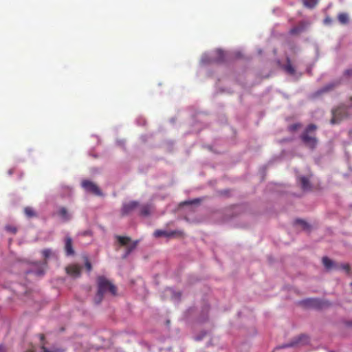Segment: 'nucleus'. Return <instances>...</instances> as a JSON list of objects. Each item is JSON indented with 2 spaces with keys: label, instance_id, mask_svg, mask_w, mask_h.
Returning a JSON list of instances; mask_svg holds the SVG:
<instances>
[{
  "label": "nucleus",
  "instance_id": "8",
  "mask_svg": "<svg viewBox=\"0 0 352 352\" xmlns=\"http://www.w3.org/2000/svg\"><path fill=\"white\" fill-rule=\"evenodd\" d=\"M39 343L32 344L30 348L26 352H44V334L41 333L38 336Z\"/></svg>",
  "mask_w": 352,
  "mask_h": 352
},
{
  "label": "nucleus",
  "instance_id": "17",
  "mask_svg": "<svg viewBox=\"0 0 352 352\" xmlns=\"http://www.w3.org/2000/svg\"><path fill=\"white\" fill-rule=\"evenodd\" d=\"M154 236L155 237H160V236H166V237H168L172 235V234L165 231V230H156L155 232H154Z\"/></svg>",
  "mask_w": 352,
  "mask_h": 352
},
{
  "label": "nucleus",
  "instance_id": "33",
  "mask_svg": "<svg viewBox=\"0 0 352 352\" xmlns=\"http://www.w3.org/2000/svg\"><path fill=\"white\" fill-rule=\"evenodd\" d=\"M352 74V69H347L345 71L346 75H351Z\"/></svg>",
  "mask_w": 352,
  "mask_h": 352
},
{
  "label": "nucleus",
  "instance_id": "26",
  "mask_svg": "<svg viewBox=\"0 0 352 352\" xmlns=\"http://www.w3.org/2000/svg\"><path fill=\"white\" fill-rule=\"evenodd\" d=\"M300 31V29L298 28H294L290 30L291 34H296Z\"/></svg>",
  "mask_w": 352,
  "mask_h": 352
},
{
  "label": "nucleus",
  "instance_id": "16",
  "mask_svg": "<svg viewBox=\"0 0 352 352\" xmlns=\"http://www.w3.org/2000/svg\"><path fill=\"white\" fill-rule=\"evenodd\" d=\"M24 213L25 216L28 218L34 217L36 216V213L32 207H25L24 208Z\"/></svg>",
  "mask_w": 352,
  "mask_h": 352
},
{
  "label": "nucleus",
  "instance_id": "15",
  "mask_svg": "<svg viewBox=\"0 0 352 352\" xmlns=\"http://www.w3.org/2000/svg\"><path fill=\"white\" fill-rule=\"evenodd\" d=\"M301 188L303 190H308L310 188V184L308 179L305 177H301L299 178Z\"/></svg>",
  "mask_w": 352,
  "mask_h": 352
},
{
  "label": "nucleus",
  "instance_id": "29",
  "mask_svg": "<svg viewBox=\"0 0 352 352\" xmlns=\"http://www.w3.org/2000/svg\"><path fill=\"white\" fill-rule=\"evenodd\" d=\"M331 21H332V20H331V18H329V17H327V18H325V19L324 20V24H326V25H329V24H330V23H331Z\"/></svg>",
  "mask_w": 352,
  "mask_h": 352
},
{
  "label": "nucleus",
  "instance_id": "21",
  "mask_svg": "<svg viewBox=\"0 0 352 352\" xmlns=\"http://www.w3.org/2000/svg\"><path fill=\"white\" fill-rule=\"evenodd\" d=\"M285 69L289 74L292 75L294 74V69L290 63H288L287 65H285Z\"/></svg>",
  "mask_w": 352,
  "mask_h": 352
},
{
  "label": "nucleus",
  "instance_id": "20",
  "mask_svg": "<svg viewBox=\"0 0 352 352\" xmlns=\"http://www.w3.org/2000/svg\"><path fill=\"white\" fill-rule=\"evenodd\" d=\"M5 230L8 232H10L13 234H15L16 232H17V228L14 226H12V225H7L5 226Z\"/></svg>",
  "mask_w": 352,
  "mask_h": 352
},
{
  "label": "nucleus",
  "instance_id": "5",
  "mask_svg": "<svg viewBox=\"0 0 352 352\" xmlns=\"http://www.w3.org/2000/svg\"><path fill=\"white\" fill-rule=\"evenodd\" d=\"M118 242L120 245L126 248V252L122 256V258H126L129 254L137 247L138 241H131V239L125 236H116Z\"/></svg>",
  "mask_w": 352,
  "mask_h": 352
},
{
  "label": "nucleus",
  "instance_id": "31",
  "mask_svg": "<svg viewBox=\"0 0 352 352\" xmlns=\"http://www.w3.org/2000/svg\"><path fill=\"white\" fill-rule=\"evenodd\" d=\"M198 200L197 199H194L192 201H185L183 203L184 205L185 204H193V203H195V202H197Z\"/></svg>",
  "mask_w": 352,
  "mask_h": 352
},
{
  "label": "nucleus",
  "instance_id": "28",
  "mask_svg": "<svg viewBox=\"0 0 352 352\" xmlns=\"http://www.w3.org/2000/svg\"><path fill=\"white\" fill-rule=\"evenodd\" d=\"M85 267L88 272H90L91 270V265L89 261L86 262Z\"/></svg>",
  "mask_w": 352,
  "mask_h": 352
},
{
  "label": "nucleus",
  "instance_id": "14",
  "mask_svg": "<svg viewBox=\"0 0 352 352\" xmlns=\"http://www.w3.org/2000/svg\"><path fill=\"white\" fill-rule=\"evenodd\" d=\"M322 263L325 268L328 270H330L334 267L333 262L327 257H323Z\"/></svg>",
  "mask_w": 352,
  "mask_h": 352
},
{
  "label": "nucleus",
  "instance_id": "12",
  "mask_svg": "<svg viewBox=\"0 0 352 352\" xmlns=\"http://www.w3.org/2000/svg\"><path fill=\"white\" fill-rule=\"evenodd\" d=\"M65 249L67 255H72L74 251L72 248V240L71 237L67 236L65 240Z\"/></svg>",
  "mask_w": 352,
  "mask_h": 352
},
{
  "label": "nucleus",
  "instance_id": "36",
  "mask_svg": "<svg viewBox=\"0 0 352 352\" xmlns=\"http://www.w3.org/2000/svg\"><path fill=\"white\" fill-rule=\"evenodd\" d=\"M345 269H346V270H348L349 267H348V266H346V267H345Z\"/></svg>",
  "mask_w": 352,
  "mask_h": 352
},
{
  "label": "nucleus",
  "instance_id": "1",
  "mask_svg": "<svg viewBox=\"0 0 352 352\" xmlns=\"http://www.w3.org/2000/svg\"><path fill=\"white\" fill-rule=\"evenodd\" d=\"M98 292L94 298V302L98 305L102 300L103 296L107 292H109L111 294L116 295V287L105 277L99 276L98 278Z\"/></svg>",
  "mask_w": 352,
  "mask_h": 352
},
{
  "label": "nucleus",
  "instance_id": "11",
  "mask_svg": "<svg viewBox=\"0 0 352 352\" xmlns=\"http://www.w3.org/2000/svg\"><path fill=\"white\" fill-rule=\"evenodd\" d=\"M66 270H67V273L69 275H70L74 278L78 277L80 274V267L76 265H72L68 266L66 268Z\"/></svg>",
  "mask_w": 352,
  "mask_h": 352
},
{
  "label": "nucleus",
  "instance_id": "18",
  "mask_svg": "<svg viewBox=\"0 0 352 352\" xmlns=\"http://www.w3.org/2000/svg\"><path fill=\"white\" fill-rule=\"evenodd\" d=\"M318 3V0H303V3L305 7L312 8Z\"/></svg>",
  "mask_w": 352,
  "mask_h": 352
},
{
  "label": "nucleus",
  "instance_id": "25",
  "mask_svg": "<svg viewBox=\"0 0 352 352\" xmlns=\"http://www.w3.org/2000/svg\"><path fill=\"white\" fill-rule=\"evenodd\" d=\"M316 301L315 299H307L303 301V302L307 305H314V302Z\"/></svg>",
  "mask_w": 352,
  "mask_h": 352
},
{
  "label": "nucleus",
  "instance_id": "24",
  "mask_svg": "<svg viewBox=\"0 0 352 352\" xmlns=\"http://www.w3.org/2000/svg\"><path fill=\"white\" fill-rule=\"evenodd\" d=\"M52 254L53 253L51 250L45 249V261L47 260V258H50Z\"/></svg>",
  "mask_w": 352,
  "mask_h": 352
},
{
  "label": "nucleus",
  "instance_id": "19",
  "mask_svg": "<svg viewBox=\"0 0 352 352\" xmlns=\"http://www.w3.org/2000/svg\"><path fill=\"white\" fill-rule=\"evenodd\" d=\"M150 211H151V206H148V205H145V206H143L142 208H141V214L144 216H147L150 214Z\"/></svg>",
  "mask_w": 352,
  "mask_h": 352
},
{
  "label": "nucleus",
  "instance_id": "3",
  "mask_svg": "<svg viewBox=\"0 0 352 352\" xmlns=\"http://www.w3.org/2000/svg\"><path fill=\"white\" fill-rule=\"evenodd\" d=\"M224 53L221 50H217L216 51L206 53L203 54L201 63L202 64H210L212 63H219L223 60Z\"/></svg>",
  "mask_w": 352,
  "mask_h": 352
},
{
  "label": "nucleus",
  "instance_id": "7",
  "mask_svg": "<svg viewBox=\"0 0 352 352\" xmlns=\"http://www.w3.org/2000/svg\"><path fill=\"white\" fill-rule=\"evenodd\" d=\"M81 186L87 192H91L96 195H102V192L99 188L94 182L89 180H83L81 182Z\"/></svg>",
  "mask_w": 352,
  "mask_h": 352
},
{
  "label": "nucleus",
  "instance_id": "13",
  "mask_svg": "<svg viewBox=\"0 0 352 352\" xmlns=\"http://www.w3.org/2000/svg\"><path fill=\"white\" fill-rule=\"evenodd\" d=\"M338 19L339 22L342 25L347 24L349 21L348 14L344 12L340 13L338 16Z\"/></svg>",
  "mask_w": 352,
  "mask_h": 352
},
{
  "label": "nucleus",
  "instance_id": "35",
  "mask_svg": "<svg viewBox=\"0 0 352 352\" xmlns=\"http://www.w3.org/2000/svg\"><path fill=\"white\" fill-rule=\"evenodd\" d=\"M45 352H54V351H52L45 349Z\"/></svg>",
  "mask_w": 352,
  "mask_h": 352
},
{
  "label": "nucleus",
  "instance_id": "23",
  "mask_svg": "<svg viewBox=\"0 0 352 352\" xmlns=\"http://www.w3.org/2000/svg\"><path fill=\"white\" fill-rule=\"evenodd\" d=\"M296 223L301 225L303 228H307V224L306 222H305L303 220L301 219H297L296 221Z\"/></svg>",
  "mask_w": 352,
  "mask_h": 352
},
{
  "label": "nucleus",
  "instance_id": "10",
  "mask_svg": "<svg viewBox=\"0 0 352 352\" xmlns=\"http://www.w3.org/2000/svg\"><path fill=\"white\" fill-rule=\"evenodd\" d=\"M138 203L135 201H129L123 204L122 212L124 214H127L136 208Z\"/></svg>",
  "mask_w": 352,
  "mask_h": 352
},
{
  "label": "nucleus",
  "instance_id": "2",
  "mask_svg": "<svg viewBox=\"0 0 352 352\" xmlns=\"http://www.w3.org/2000/svg\"><path fill=\"white\" fill-rule=\"evenodd\" d=\"M316 129V126L314 124L309 125L301 136L304 144L311 149L314 148L317 144V140L311 135V133L314 132Z\"/></svg>",
  "mask_w": 352,
  "mask_h": 352
},
{
  "label": "nucleus",
  "instance_id": "27",
  "mask_svg": "<svg viewBox=\"0 0 352 352\" xmlns=\"http://www.w3.org/2000/svg\"><path fill=\"white\" fill-rule=\"evenodd\" d=\"M65 188L67 190V195H69L72 192V188L69 186H63V188Z\"/></svg>",
  "mask_w": 352,
  "mask_h": 352
},
{
  "label": "nucleus",
  "instance_id": "30",
  "mask_svg": "<svg viewBox=\"0 0 352 352\" xmlns=\"http://www.w3.org/2000/svg\"><path fill=\"white\" fill-rule=\"evenodd\" d=\"M0 352H8V349L5 346L0 345Z\"/></svg>",
  "mask_w": 352,
  "mask_h": 352
},
{
  "label": "nucleus",
  "instance_id": "32",
  "mask_svg": "<svg viewBox=\"0 0 352 352\" xmlns=\"http://www.w3.org/2000/svg\"><path fill=\"white\" fill-rule=\"evenodd\" d=\"M298 124H294V125H292L289 126V130L290 131H294L296 130L298 127Z\"/></svg>",
  "mask_w": 352,
  "mask_h": 352
},
{
  "label": "nucleus",
  "instance_id": "22",
  "mask_svg": "<svg viewBox=\"0 0 352 352\" xmlns=\"http://www.w3.org/2000/svg\"><path fill=\"white\" fill-rule=\"evenodd\" d=\"M166 292L171 295H173V298H175V299L179 298L180 294L179 293H175L172 289H167Z\"/></svg>",
  "mask_w": 352,
  "mask_h": 352
},
{
  "label": "nucleus",
  "instance_id": "34",
  "mask_svg": "<svg viewBox=\"0 0 352 352\" xmlns=\"http://www.w3.org/2000/svg\"><path fill=\"white\" fill-rule=\"evenodd\" d=\"M329 89H330V85L329 86H327L326 87H324L322 91L329 90Z\"/></svg>",
  "mask_w": 352,
  "mask_h": 352
},
{
  "label": "nucleus",
  "instance_id": "6",
  "mask_svg": "<svg viewBox=\"0 0 352 352\" xmlns=\"http://www.w3.org/2000/svg\"><path fill=\"white\" fill-rule=\"evenodd\" d=\"M54 215L60 222L67 223L72 219L73 212L65 207L60 206L56 209Z\"/></svg>",
  "mask_w": 352,
  "mask_h": 352
},
{
  "label": "nucleus",
  "instance_id": "4",
  "mask_svg": "<svg viewBox=\"0 0 352 352\" xmlns=\"http://www.w3.org/2000/svg\"><path fill=\"white\" fill-rule=\"evenodd\" d=\"M352 115V107L346 109L345 106H341L332 111V124L338 123L342 118Z\"/></svg>",
  "mask_w": 352,
  "mask_h": 352
},
{
  "label": "nucleus",
  "instance_id": "9",
  "mask_svg": "<svg viewBox=\"0 0 352 352\" xmlns=\"http://www.w3.org/2000/svg\"><path fill=\"white\" fill-rule=\"evenodd\" d=\"M308 342H309L308 337L307 336L302 335V336L298 337L295 340L292 342L290 344L280 346L278 349H282V348L287 347V346H296V345H298L300 344H305L308 343Z\"/></svg>",
  "mask_w": 352,
  "mask_h": 352
}]
</instances>
